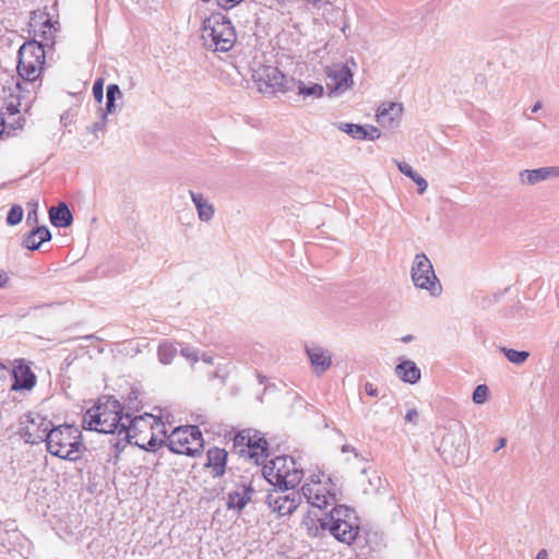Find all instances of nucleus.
<instances>
[{"label": "nucleus", "mask_w": 559, "mask_h": 559, "mask_svg": "<svg viewBox=\"0 0 559 559\" xmlns=\"http://www.w3.org/2000/svg\"><path fill=\"white\" fill-rule=\"evenodd\" d=\"M330 532L340 542L350 544L359 533L357 516L353 514L352 518L346 519L341 524L330 525Z\"/></svg>", "instance_id": "nucleus-17"}, {"label": "nucleus", "mask_w": 559, "mask_h": 559, "mask_svg": "<svg viewBox=\"0 0 559 559\" xmlns=\"http://www.w3.org/2000/svg\"><path fill=\"white\" fill-rule=\"evenodd\" d=\"M365 391L369 396H378L379 394L378 389L369 382L365 384Z\"/></svg>", "instance_id": "nucleus-47"}, {"label": "nucleus", "mask_w": 559, "mask_h": 559, "mask_svg": "<svg viewBox=\"0 0 559 559\" xmlns=\"http://www.w3.org/2000/svg\"><path fill=\"white\" fill-rule=\"evenodd\" d=\"M51 421L37 413H28L20 419L19 433L26 443L38 444L47 441Z\"/></svg>", "instance_id": "nucleus-10"}, {"label": "nucleus", "mask_w": 559, "mask_h": 559, "mask_svg": "<svg viewBox=\"0 0 559 559\" xmlns=\"http://www.w3.org/2000/svg\"><path fill=\"white\" fill-rule=\"evenodd\" d=\"M246 455L253 459L258 465L263 464L267 459V442L259 431H257V437L251 438L250 444L247 445Z\"/></svg>", "instance_id": "nucleus-22"}, {"label": "nucleus", "mask_w": 559, "mask_h": 559, "mask_svg": "<svg viewBox=\"0 0 559 559\" xmlns=\"http://www.w3.org/2000/svg\"><path fill=\"white\" fill-rule=\"evenodd\" d=\"M354 511L346 506L333 504V509L326 514L325 521L322 523V526L332 525V524H341L346 519L352 518Z\"/></svg>", "instance_id": "nucleus-26"}, {"label": "nucleus", "mask_w": 559, "mask_h": 559, "mask_svg": "<svg viewBox=\"0 0 559 559\" xmlns=\"http://www.w3.org/2000/svg\"><path fill=\"white\" fill-rule=\"evenodd\" d=\"M290 85L293 86V88L296 86L298 90V94L305 97L320 98L324 94V87L318 83H312L311 85L307 86L302 81L295 80V83H290Z\"/></svg>", "instance_id": "nucleus-28"}, {"label": "nucleus", "mask_w": 559, "mask_h": 559, "mask_svg": "<svg viewBox=\"0 0 559 559\" xmlns=\"http://www.w3.org/2000/svg\"><path fill=\"white\" fill-rule=\"evenodd\" d=\"M5 371H7V367L3 364L0 362V378L2 376H4Z\"/></svg>", "instance_id": "nucleus-55"}, {"label": "nucleus", "mask_w": 559, "mask_h": 559, "mask_svg": "<svg viewBox=\"0 0 559 559\" xmlns=\"http://www.w3.org/2000/svg\"><path fill=\"white\" fill-rule=\"evenodd\" d=\"M254 489L251 483L241 481L228 493L227 508L240 512L251 500Z\"/></svg>", "instance_id": "nucleus-16"}, {"label": "nucleus", "mask_w": 559, "mask_h": 559, "mask_svg": "<svg viewBox=\"0 0 559 559\" xmlns=\"http://www.w3.org/2000/svg\"><path fill=\"white\" fill-rule=\"evenodd\" d=\"M51 239V233L47 226H33V228L23 236L22 247L35 251L41 243Z\"/></svg>", "instance_id": "nucleus-21"}, {"label": "nucleus", "mask_w": 559, "mask_h": 559, "mask_svg": "<svg viewBox=\"0 0 559 559\" xmlns=\"http://www.w3.org/2000/svg\"><path fill=\"white\" fill-rule=\"evenodd\" d=\"M257 437V430L245 429L239 431L234 438V448L240 455H246L247 445L250 444L251 438Z\"/></svg>", "instance_id": "nucleus-29"}, {"label": "nucleus", "mask_w": 559, "mask_h": 559, "mask_svg": "<svg viewBox=\"0 0 559 559\" xmlns=\"http://www.w3.org/2000/svg\"><path fill=\"white\" fill-rule=\"evenodd\" d=\"M55 33L56 28L52 25L50 19L46 16L45 21L43 22V29L40 31H34V37H38L39 39H36L38 43L43 44L44 48L46 46H53L55 44Z\"/></svg>", "instance_id": "nucleus-27"}, {"label": "nucleus", "mask_w": 559, "mask_h": 559, "mask_svg": "<svg viewBox=\"0 0 559 559\" xmlns=\"http://www.w3.org/2000/svg\"><path fill=\"white\" fill-rule=\"evenodd\" d=\"M163 443H164V440L158 439L153 432H151V437L146 443H144V442L141 443L139 440L132 439L131 444L138 445L139 448L144 449L145 451H148V452H155L157 449H159L162 447Z\"/></svg>", "instance_id": "nucleus-35"}, {"label": "nucleus", "mask_w": 559, "mask_h": 559, "mask_svg": "<svg viewBox=\"0 0 559 559\" xmlns=\"http://www.w3.org/2000/svg\"><path fill=\"white\" fill-rule=\"evenodd\" d=\"M337 129L344 133H347L355 140H366L365 126L348 122H340L337 123Z\"/></svg>", "instance_id": "nucleus-31"}, {"label": "nucleus", "mask_w": 559, "mask_h": 559, "mask_svg": "<svg viewBox=\"0 0 559 559\" xmlns=\"http://www.w3.org/2000/svg\"><path fill=\"white\" fill-rule=\"evenodd\" d=\"M193 204L195 205L198 217L201 222H209L213 218L215 210L202 193L189 191Z\"/></svg>", "instance_id": "nucleus-25"}, {"label": "nucleus", "mask_w": 559, "mask_h": 559, "mask_svg": "<svg viewBox=\"0 0 559 559\" xmlns=\"http://www.w3.org/2000/svg\"><path fill=\"white\" fill-rule=\"evenodd\" d=\"M506 444H507V439L506 438H499L498 444L495 448V452H498L500 449L504 448Z\"/></svg>", "instance_id": "nucleus-49"}, {"label": "nucleus", "mask_w": 559, "mask_h": 559, "mask_svg": "<svg viewBox=\"0 0 559 559\" xmlns=\"http://www.w3.org/2000/svg\"><path fill=\"white\" fill-rule=\"evenodd\" d=\"M413 181L416 183L417 192L419 194H423L426 192V190L428 188V182L424 177H421L419 174H417L416 177L413 179Z\"/></svg>", "instance_id": "nucleus-43"}, {"label": "nucleus", "mask_w": 559, "mask_h": 559, "mask_svg": "<svg viewBox=\"0 0 559 559\" xmlns=\"http://www.w3.org/2000/svg\"><path fill=\"white\" fill-rule=\"evenodd\" d=\"M180 354L185 358L191 360L192 364H194L199 360L198 350L188 345L181 347Z\"/></svg>", "instance_id": "nucleus-41"}, {"label": "nucleus", "mask_w": 559, "mask_h": 559, "mask_svg": "<svg viewBox=\"0 0 559 559\" xmlns=\"http://www.w3.org/2000/svg\"><path fill=\"white\" fill-rule=\"evenodd\" d=\"M14 382L11 385L12 391L31 390L36 384V376L31 370L29 366L20 362L13 368Z\"/></svg>", "instance_id": "nucleus-18"}, {"label": "nucleus", "mask_w": 559, "mask_h": 559, "mask_svg": "<svg viewBox=\"0 0 559 559\" xmlns=\"http://www.w3.org/2000/svg\"><path fill=\"white\" fill-rule=\"evenodd\" d=\"M282 491L273 490L266 495L265 502L266 504L276 512L280 516L289 515L301 502V492L292 491L289 493H285V489H281Z\"/></svg>", "instance_id": "nucleus-12"}, {"label": "nucleus", "mask_w": 559, "mask_h": 559, "mask_svg": "<svg viewBox=\"0 0 559 559\" xmlns=\"http://www.w3.org/2000/svg\"><path fill=\"white\" fill-rule=\"evenodd\" d=\"M394 163L396 164L399 170L406 177L411 178L412 180L416 177L417 173L409 164L400 160H394Z\"/></svg>", "instance_id": "nucleus-39"}, {"label": "nucleus", "mask_w": 559, "mask_h": 559, "mask_svg": "<svg viewBox=\"0 0 559 559\" xmlns=\"http://www.w3.org/2000/svg\"><path fill=\"white\" fill-rule=\"evenodd\" d=\"M252 78L259 92L264 94L292 91L290 83H295V79H287L278 68L272 66L259 68L254 71Z\"/></svg>", "instance_id": "nucleus-9"}, {"label": "nucleus", "mask_w": 559, "mask_h": 559, "mask_svg": "<svg viewBox=\"0 0 559 559\" xmlns=\"http://www.w3.org/2000/svg\"><path fill=\"white\" fill-rule=\"evenodd\" d=\"M48 214L50 223L55 227L66 228L73 223V215L66 202H60L57 206H51Z\"/></svg>", "instance_id": "nucleus-23"}, {"label": "nucleus", "mask_w": 559, "mask_h": 559, "mask_svg": "<svg viewBox=\"0 0 559 559\" xmlns=\"http://www.w3.org/2000/svg\"><path fill=\"white\" fill-rule=\"evenodd\" d=\"M4 130V122H3V119H0V135L2 134Z\"/></svg>", "instance_id": "nucleus-57"}, {"label": "nucleus", "mask_w": 559, "mask_h": 559, "mask_svg": "<svg viewBox=\"0 0 559 559\" xmlns=\"http://www.w3.org/2000/svg\"><path fill=\"white\" fill-rule=\"evenodd\" d=\"M122 406L123 412H130L133 415H136L135 413L139 412L141 407L140 391L132 389L128 395L124 405Z\"/></svg>", "instance_id": "nucleus-34"}, {"label": "nucleus", "mask_w": 559, "mask_h": 559, "mask_svg": "<svg viewBox=\"0 0 559 559\" xmlns=\"http://www.w3.org/2000/svg\"><path fill=\"white\" fill-rule=\"evenodd\" d=\"M302 497H305L308 503L321 510L336 503V495L329 491L321 481L305 484L301 487Z\"/></svg>", "instance_id": "nucleus-13"}, {"label": "nucleus", "mask_w": 559, "mask_h": 559, "mask_svg": "<svg viewBox=\"0 0 559 559\" xmlns=\"http://www.w3.org/2000/svg\"><path fill=\"white\" fill-rule=\"evenodd\" d=\"M439 452L443 460L453 465H461L466 459V429L461 423H455L448 428L442 437Z\"/></svg>", "instance_id": "nucleus-7"}, {"label": "nucleus", "mask_w": 559, "mask_h": 559, "mask_svg": "<svg viewBox=\"0 0 559 559\" xmlns=\"http://www.w3.org/2000/svg\"><path fill=\"white\" fill-rule=\"evenodd\" d=\"M227 452L224 449L214 447L210 448L206 452L205 468L211 471L213 477H221L226 472Z\"/></svg>", "instance_id": "nucleus-19"}, {"label": "nucleus", "mask_w": 559, "mask_h": 559, "mask_svg": "<svg viewBox=\"0 0 559 559\" xmlns=\"http://www.w3.org/2000/svg\"><path fill=\"white\" fill-rule=\"evenodd\" d=\"M264 478L278 489H293L301 481L304 471L292 456L281 455L272 459L262 468Z\"/></svg>", "instance_id": "nucleus-4"}, {"label": "nucleus", "mask_w": 559, "mask_h": 559, "mask_svg": "<svg viewBox=\"0 0 559 559\" xmlns=\"http://www.w3.org/2000/svg\"><path fill=\"white\" fill-rule=\"evenodd\" d=\"M45 56L44 46L36 38L24 43L19 49V75L27 82H35L41 74Z\"/></svg>", "instance_id": "nucleus-5"}, {"label": "nucleus", "mask_w": 559, "mask_h": 559, "mask_svg": "<svg viewBox=\"0 0 559 559\" xmlns=\"http://www.w3.org/2000/svg\"><path fill=\"white\" fill-rule=\"evenodd\" d=\"M411 276L417 288L429 292L433 297L442 294V285L435 273L431 261L425 253L415 255Z\"/></svg>", "instance_id": "nucleus-8"}, {"label": "nucleus", "mask_w": 559, "mask_h": 559, "mask_svg": "<svg viewBox=\"0 0 559 559\" xmlns=\"http://www.w3.org/2000/svg\"><path fill=\"white\" fill-rule=\"evenodd\" d=\"M366 140L374 141L381 136V131L374 126H365Z\"/></svg>", "instance_id": "nucleus-42"}, {"label": "nucleus", "mask_w": 559, "mask_h": 559, "mask_svg": "<svg viewBox=\"0 0 559 559\" xmlns=\"http://www.w3.org/2000/svg\"><path fill=\"white\" fill-rule=\"evenodd\" d=\"M557 177H559V167L554 166L525 169L520 173L521 182L531 186Z\"/></svg>", "instance_id": "nucleus-20"}, {"label": "nucleus", "mask_w": 559, "mask_h": 559, "mask_svg": "<svg viewBox=\"0 0 559 559\" xmlns=\"http://www.w3.org/2000/svg\"><path fill=\"white\" fill-rule=\"evenodd\" d=\"M403 106L399 103H383L377 110V122L382 128L395 129L401 123Z\"/></svg>", "instance_id": "nucleus-14"}, {"label": "nucleus", "mask_w": 559, "mask_h": 559, "mask_svg": "<svg viewBox=\"0 0 559 559\" xmlns=\"http://www.w3.org/2000/svg\"><path fill=\"white\" fill-rule=\"evenodd\" d=\"M156 421V417H154L153 415H151L150 418H147L145 421H141L139 424V427L135 431H132V435H135V437L133 438V440H138V432L139 431H142L143 428H148V429H152V423L151 421Z\"/></svg>", "instance_id": "nucleus-44"}, {"label": "nucleus", "mask_w": 559, "mask_h": 559, "mask_svg": "<svg viewBox=\"0 0 559 559\" xmlns=\"http://www.w3.org/2000/svg\"><path fill=\"white\" fill-rule=\"evenodd\" d=\"M167 448L176 454L195 457L202 453L204 440L198 426H182L173 430L167 439Z\"/></svg>", "instance_id": "nucleus-6"}, {"label": "nucleus", "mask_w": 559, "mask_h": 559, "mask_svg": "<svg viewBox=\"0 0 559 559\" xmlns=\"http://www.w3.org/2000/svg\"><path fill=\"white\" fill-rule=\"evenodd\" d=\"M46 447L51 455L71 462L80 460L86 450L80 429L68 424L52 427L49 430Z\"/></svg>", "instance_id": "nucleus-2"}, {"label": "nucleus", "mask_w": 559, "mask_h": 559, "mask_svg": "<svg viewBox=\"0 0 559 559\" xmlns=\"http://www.w3.org/2000/svg\"><path fill=\"white\" fill-rule=\"evenodd\" d=\"M122 93L120 91V87L117 84H109L107 86L106 92V105L105 110L100 109L103 112L109 115L114 114L116 111V100L117 98H121Z\"/></svg>", "instance_id": "nucleus-30"}, {"label": "nucleus", "mask_w": 559, "mask_h": 559, "mask_svg": "<svg viewBox=\"0 0 559 559\" xmlns=\"http://www.w3.org/2000/svg\"><path fill=\"white\" fill-rule=\"evenodd\" d=\"M202 39L204 46L213 51H229L237 39L230 20L221 12H214L203 21Z\"/></svg>", "instance_id": "nucleus-3"}, {"label": "nucleus", "mask_w": 559, "mask_h": 559, "mask_svg": "<svg viewBox=\"0 0 559 559\" xmlns=\"http://www.w3.org/2000/svg\"><path fill=\"white\" fill-rule=\"evenodd\" d=\"M28 206H32L31 210H28L27 217H26V224L32 226H37L38 223V205L36 202L28 203Z\"/></svg>", "instance_id": "nucleus-38"}, {"label": "nucleus", "mask_w": 559, "mask_h": 559, "mask_svg": "<svg viewBox=\"0 0 559 559\" xmlns=\"http://www.w3.org/2000/svg\"><path fill=\"white\" fill-rule=\"evenodd\" d=\"M203 2H209L210 0H202Z\"/></svg>", "instance_id": "nucleus-58"}, {"label": "nucleus", "mask_w": 559, "mask_h": 559, "mask_svg": "<svg viewBox=\"0 0 559 559\" xmlns=\"http://www.w3.org/2000/svg\"><path fill=\"white\" fill-rule=\"evenodd\" d=\"M93 96L96 102L102 103L104 98V80L98 79L93 85Z\"/></svg>", "instance_id": "nucleus-40"}, {"label": "nucleus", "mask_w": 559, "mask_h": 559, "mask_svg": "<svg viewBox=\"0 0 559 559\" xmlns=\"http://www.w3.org/2000/svg\"><path fill=\"white\" fill-rule=\"evenodd\" d=\"M8 280L9 277L5 273H0V288L7 284Z\"/></svg>", "instance_id": "nucleus-52"}, {"label": "nucleus", "mask_w": 559, "mask_h": 559, "mask_svg": "<svg viewBox=\"0 0 559 559\" xmlns=\"http://www.w3.org/2000/svg\"><path fill=\"white\" fill-rule=\"evenodd\" d=\"M536 559H548V552L546 549H540L537 552Z\"/></svg>", "instance_id": "nucleus-51"}, {"label": "nucleus", "mask_w": 559, "mask_h": 559, "mask_svg": "<svg viewBox=\"0 0 559 559\" xmlns=\"http://www.w3.org/2000/svg\"><path fill=\"white\" fill-rule=\"evenodd\" d=\"M540 108H542V103H540V102H537V103L532 107V112H537Z\"/></svg>", "instance_id": "nucleus-54"}, {"label": "nucleus", "mask_w": 559, "mask_h": 559, "mask_svg": "<svg viewBox=\"0 0 559 559\" xmlns=\"http://www.w3.org/2000/svg\"><path fill=\"white\" fill-rule=\"evenodd\" d=\"M488 394H489V389L486 384H479L475 388L474 392H473V402L475 404H484L487 399H488Z\"/></svg>", "instance_id": "nucleus-37"}, {"label": "nucleus", "mask_w": 559, "mask_h": 559, "mask_svg": "<svg viewBox=\"0 0 559 559\" xmlns=\"http://www.w3.org/2000/svg\"><path fill=\"white\" fill-rule=\"evenodd\" d=\"M396 376L406 383L415 384L420 380V369L413 360H403L395 367Z\"/></svg>", "instance_id": "nucleus-24"}, {"label": "nucleus", "mask_w": 559, "mask_h": 559, "mask_svg": "<svg viewBox=\"0 0 559 559\" xmlns=\"http://www.w3.org/2000/svg\"><path fill=\"white\" fill-rule=\"evenodd\" d=\"M324 73L328 78L326 87L330 90V96H338L352 88L353 72L347 63H333L325 67Z\"/></svg>", "instance_id": "nucleus-11"}, {"label": "nucleus", "mask_w": 559, "mask_h": 559, "mask_svg": "<svg viewBox=\"0 0 559 559\" xmlns=\"http://www.w3.org/2000/svg\"><path fill=\"white\" fill-rule=\"evenodd\" d=\"M106 123H107V114L103 112L102 111V119L97 122H95L93 126H92V132L96 133L97 131H103L105 130L106 128Z\"/></svg>", "instance_id": "nucleus-45"}, {"label": "nucleus", "mask_w": 559, "mask_h": 559, "mask_svg": "<svg viewBox=\"0 0 559 559\" xmlns=\"http://www.w3.org/2000/svg\"><path fill=\"white\" fill-rule=\"evenodd\" d=\"M501 352L508 358V360L515 365H522L530 357V353L526 350H516L512 348L501 347Z\"/></svg>", "instance_id": "nucleus-33"}, {"label": "nucleus", "mask_w": 559, "mask_h": 559, "mask_svg": "<svg viewBox=\"0 0 559 559\" xmlns=\"http://www.w3.org/2000/svg\"><path fill=\"white\" fill-rule=\"evenodd\" d=\"M202 360L209 365H213L214 358L212 356H207V355L203 354Z\"/></svg>", "instance_id": "nucleus-53"}, {"label": "nucleus", "mask_w": 559, "mask_h": 559, "mask_svg": "<svg viewBox=\"0 0 559 559\" xmlns=\"http://www.w3.org/2000/svg\"><path fill=\"white\" fill-rule=\"evenodd\" d=\"M412 340H413V336H412V335H406V336H404V337L402 338V341H403L404 343L409 342V341H412Z\"/></svg>", "instance_id": "nucleus-56"}, {"label": "nucleus", "mask_w": 559, "mask_h": 559, "mask_svg": "<svg viewBox=\"0 0 559 559\" xmlns=\"http://www.w3.org/2000/svg\"><path fill=\"white\" fill-rule=\"evenodd\" d=\"M342 452L343 453L353 452L355 454V456L358 457V453H357L356 449L354 447H352L350 444H344L342 447Z\"/></svg>", "instance_id": "nucleus-48"}, {"label": "nucleus", "mask_w": 559, "mask_h": 559, "mask_svg": "<svg viewBox=\"0 0 559 559\" xmlns=\"http://www.w3.org/2000/svg\"><path fill=\"white\" fill-rule=\"evenodd\" d=\"M418 416H419V415H418L417 409L412 408V409H409V411L406 413V415H405V420H406L407 423H412V424L416 425V424H417V420H418Z\"/></svg>", "instance_id": "nucleus-46"}, {"label": "nucleus", "mask_w": 559, "mask_h": 559, "mask_svg": "<svg viewBox=\"0 0 559 559\" xmlns=\"http://www.w3.org/2000/svg\"><path fill=\"white\" fill-rule=\"evenodd\" d=\"M150 417L148 413L133 415L130 412H123V406L117 399L112 395H104L83 415L82 426L86 430L99 433H117L118 438H112L110 443L121 451L127 443H132L135 437L132 431L138 429L141 421Z\"/></svg>", "instance_id": "nucleus-1"}, {"label": "nucleus", "mask_w": 559, "mask_h": 559, "mask_svg": "<svg viewBox=\"0 0 559 559\" xmlns=\"http://www.w3.org/2000/svg\"><path fill=\"white\" fill-rule=\"evenodd\" d=\"M23 219V209L21 205H13L8 215H7V224L10 226L17 225Z\"/></svg>", "instance_id": "nucleus-36"}, {"label": "nucleus", "mask_w": 559, "mask_h": 559, "mask_svg": "<svg viewBox=\"0 0 559 559\" xmlns=\"http://www.w3.org/2000/svg\"><path fill=\"white\" fill-rule=\"evenodd\" d=\"M314 7H321L328 2V0H306Z\"/></svg>", "instance_id": "nucleus-50"}, {"label": "nucleus", "mask_w": 559, "mask_h": 559, "mask_svg": "<svg viewBox=\"0 0 559 559\" xmlns=\"http://www.w3.org/2000/svg\"><path fill=\"white\" fill-rule=\"evenodd\" d=\"M177 354V348L170 343H162L158 346L157 355L162 364L168 365L173 361Z\"/></svg>", "instance_id": "nucleus-32"}, {"label": "nucleus", "mask_w": 559, "mask_h": 559, "mask_svg": "<svg viewBox=\"0 0 559 559\" xmlns=\"http://www.w3.org/2000/svg\"><path fill=\"white\" fill-rule=\"evenodd\" d=\"M306 353L317 376L323 374L332 366V356L328 349L318 345H307Z\"/></svg>", "instance_id": "nucleus-15"}]
</instances>
